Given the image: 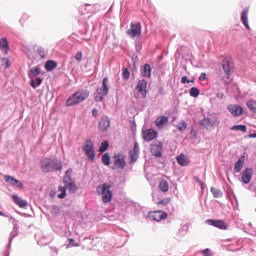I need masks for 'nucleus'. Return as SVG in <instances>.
<instances>
[{
	"label": "nucleus",
	"mask_w": 256,
	"mask_h": 256,
	"mask_svg": "<svg viewBox=\"0 0 256 256\" xmlns=\"http://www.w3.org/2000/svg\"><path fill=\"white\" fill-rule=\"evenodd\" d=\"M203 256H211V249L205 248L204 250L201 251Z\"/></svg>",
	"instance_id": "55"
},
{
	"label": "nucleus",
	"mask_w": 256,
	"mask_h": 256,
	"mask_svg": "<svg viewBox=\"0 0 256 256\" xmlns=\"http://www.w3.org/2000/svg\"><path fill=\"white\" fill-rule=\"evenodd\" d=\"M50 249H51V251H53V253H55V255H57L59 253V250H57V248L54 246H51Z\"/></svg>",
	"instance_id": "63"
},
{
	"label": "nucleus",
	"mask_w": 256,
	"mask_h": 256,
	"mask_svg": "<svg viewBox=\"0 0 256 256\" xmlns=\"http://www.w3.org/2000/svg\"><path fill=\"white\" fill-rule=\"evenodd\" d=\"M4 180L6 183H9L12 187H18L19 189H23V182L17 180V178L11 175H5Z\"/></svg>",
	"instance_id": "22"
},
{
	"label": "nucleus",
	"mask_w": 256,
	"mask_h": 256,
	"mask_svg": "<svg viewBox=\"0 0 256 256\" xmlns=\"http://www.w3.org/2000/svg\"><path fill=\"white\" fill-rule=\"evenodd\" d=\"M90 92L87 89H79L72 93L66 100V107H74V105H79V103H83L86 99L89 98Z\"/></svg>",
	"instance_id": "2"
},
{
	"label": "nucleus",
	"mask_w": 256,
	"mask_h": 256,
	"mask_svg": "<svg viewBox=\"0 0 256 256\" xmlns=\"http://www.w3.org/2000/svg\"><path fill=\"white\" fill-rule=\"evenodd\" d=\"M139 143L134 142L133 149L129 151V163L133 165L139 160Z\"/></svg>",
	"instance_id": "14"
},
{
	"label": "nucleus",
	"mask_w": 256,
	"mask_h": 256,
	"mask_svg": "<svg viewBox=\"0 0 256 256\" xmlns=\"http://www.w3.org/2000/svg\"><path fill=\"white\" fill-rule=\"evenodd\" d=\"M132 61V68H131V73L132 75H135V73H137V61H135V58L131 59Z\"/></svg>",
	"instance_id": "49"
},
{
	"label": "nucleus",
	"mask_w": 256,
	"mask_h": 256,
	"mask_svg": "<svg viewBox=\"0 0 256 256\" xmlns=\"http://www.w3.org/2000/svg\"><path fill=\"white\" fill-rule=\"evenodd\" d=\"M253 179V168L247 167L242 171L241 181L244 185H249Z\"/></svg>",
	"instance_id": "17"
},
{
	"label": "nucleus",
	"mask_w": 256,
	"mask_h": 256,
	"mask_svg": "<svg viewBox=\"0 0 256 256\" xmlns=\"http://www.w3.org/2000/svg\"><path fill=\"white\" fill-rule=\"evenodd\" d=\"M68 243L70 247H79V243H75L74 238H68Z\"/></svg>",
	"instance_id": "53"
},
{
	"label": "nucleus",
	"mask_w": 256,
	"mask_h": 256,
	"mask_svg": "<svg viewBox=\"0 0 256 256\" xmlns=\"http://www.w3.org/2000/svg\"><path fill=\"white\" fill-rule=\"evenodd\" d=\"M71 173H73V168H68L65 171L64 177H71Z\"/></svg>",
	"instance_id": "58"
},
{
	"label": "nucleus",
	"mask_w": 256,
	"mask_h": 256,
	"mask_svg": "<svg viewBox=\"0 0 256 256\" xmlns=\"http://www.w3.org/2000/svg\"><path fill=\"white\" fill-rule=\"evenodd\" d=\"M82 151H84L88 161H95V146L93 141L87 140L85 145L82 146Z\"/></svg>",
	"instance_id": "6"
},
{
	"label": "nucleus",
	"mask_w": 256,
	"mask_h": 256,
	"mask_svg": "<svg viewBox=\"0 0 256 256\" xmlns=\"http://www.w3.org/2000/svg\"><path fill=\"white\" fill-rule=\"evenodd\" d=\"M189 77L188 76H182L181 77V80H180V83L182 84V85H189Z\"/></svg>",
	"instance_id": "54"
},
{
	"label": "nucleus",
	"mask_w": 256,
	"mask_h": 256,
	"mask_svg": "<svg viewBox=\"0 0 256 256\" xmlns=\"http://www.w3.org/2000/svg\"><path fill=\"white\" fill-rule=\"evenodd\" d=\"M135 89L142 95V98L145 99L147 97V93H149L147 90V80H139Z\"/></svg>",
	"instance_id": "18"
},
{
	"label": "nucleus",
	"mask_w": 256,
	"mask_h": 256,
	"mask_svg": "<svg viewBox=\"0 0 256 256\" xmlns=\"http://www.w3.org/2000/svg\"><path fill=\"white\" fill-rule=\"evenodd\" d=\"M101 161L106 167H109L111 165V155H109L107 152L103 153L101 156Z\"/></svg>",
	"instance_id": "32"
},
{
	"label": "nucleus",
	"mask_w": 256,
	"mask_h": 256,
	"mask_svg": "<svg viewBox=\"0 0 256 256\" xmlns=\"http://www.w3.org/2000/svg\"><path fill=\"white\" fill-rule=\"evenodd\" d=\"M176 161L178 165H180V167H187V165L191 163V160L189 159V157H187V155H185L184 153H181L180 155H178L176 157Z\"/></svg>",
	"instance_id": "23"
},
{
	"label": "nucleus",
	"mask_w": 256,
	"mask_h": 256,
	"mask_svg": "<svg viewBox=\"0 0 256 256\" xmlns=\"http://www.w3.org/2000/svg\"><path fill=\"white\" fill-rule=\"evenodd\" d=\"M0 50L4 52V55H9V51H11V46H9V40H7V37H2L0 39Z\"/></svg>",
	"instance_id": "25"
},
{
	"label": "nucleus",
	"mask_w": 256,
	"mask_h": 256,
	"mask_svg": "<svg viewBox=\"0 0 256 256\" xmlns=\"http://www.w3.org/2000/svg\"><path fill=\"white\" fill-rule=\"evenodd\" d=\"M58 191H60L59 194H57L58 199H65L67 197V186H58Z\"/></svg>",
	"instance_id": "36"
},
{
	"label": "nucleus",
	"mask_w": 256,
	"mask_h": 256,
	"mask_svg": "<svg viewBox=\"0 0 256 256\" xmlns=\"http://www.w3.org/2000/svg\"><path fill=\"white\" fill-rule=\"evenodd\" d=\"M113 185L105 182L96 187L97 195L102 197V203H111L113 201V191H111Z\"/></svg>",
	"instance_id": "3"
},
{
	"label": "nucleus",
	"mask_w": 256,
	"mask_h": 256,
	"mask_svg": "<svg viewBox=\"0 0 256 256\" xmlns=\"http://www.w3.org/2000/svg\"><path fill=\"white\" fill-rule=\"evenodd\" d=\"M245 166V154H242L234 164V172L241 173V170Z\"/></svg>",
	"instance_id": "24"
},
{
	"label": "nucleus",
	"mask_w": 256,
	"mask_h": 256,
	"mask_svg": "<svg viewBox=\"0 0 256 256\" xmlns=\"http://www.w3.org/2000/svg\"><path fill=\"white\" fill-rule=\"evenodd\" d=\"M116 241H117V243L115 244L116 247H124L125 244L127 243V238L121 237V238H118Z\"/></svg>",
	"instance_id": "43"
},
{
	"label": "nucleus",
	"mask_w": 256,
	"mask_h": 256,
	"mask_svg": "<svg viewBox=\"0 0 256 256\" xmlns=\"http://www.w3.org/2000/svg\"><path fill=\"white\" fill-rule=\"evenodd\" d=\"M177 129L178 131H180V133H183V131H187V122L182 120V122L177 125Z\"/></svg>",
	"instance_id": "44"
},
{
	"label": "nucleus",
	"mask_w": 256,
	"mask_h": 256,
	"mask_svg": "<svg viewBox=\"0 0 256 256\" xmlns=\"http://www.w3.org/2000/svg\"><path fill=\"white\" fill-rule=\"evenodd\" d=\"M198 79L199 81H207V73L202 72Z\"/></svg>",
	"instance_id": "56"
},
{
	"label": "nucleus",
	"mask_w": 256,
	"mask_h": 256,
	"mask_svg": "<svg viewBox=\"0 0 256 256\" xmlns=\"http://www.w3.org/2000/svg\"><path fill=\"white\" fill-rule=\"evenodd\" d=\"M210 192L212 193L214 199H221V197H223V192L219 188L211 187Z\"/></svg>",
	"instance_id": "35"
},
{
	"label": "nucleus",
	"mask_w": 256,
	"mask_h": 256,
	"mask_svg": "<svg viewBox=\"0 0 256 256\" xmlns=\"http://www.w3.org/2000/svg\"><path fill=\"white\" fill-rule=\"evenodd\" d=\"M189 95H190V97L197 99V97H199V95H201V90H199L197 88V86H193L189 89Z\"/></svg>",
	"instance_id": "37"
},
{
	"label": "nucleus",
	"mask_w": 256,
	"mask_h": 256,
	"mask_svg": "<svg viewBox=\"0 0 256 256\" xmlns=\"http://www.w3.org/2000/svg\"><path fill=\"white\" fill-rule=\"evenodd\" d=\"M40 169L42 173H55L57 171H63V161L50 157L44 158L40 161Z\"/></svg>",
	"instance_id": "1"
},
{
	"label": "nucleus",
	"mask_w": 256,
	"mask_h": 256,
	"mask_svg": "<svg viewBox=\"0 0 256 256\" xmlns=\"http://www.w3.org/2000/svg\"><path fill=\"white\" fill-rule=\"evenodd\" d=\"M168 214L165 211L157 210L154 212H148L147 218L150 219L151 221H156L159 223V221H165L167 219Z\"/></svg>",
	"instance_id": "10"
},
{
	"label": "nucleus",
	"mask_w": 256,
	"mask_h": 256,
	"mask_svg": "<svg viewBox=\"0 0 256 256\" xmlns=\"http://www.w3.org/2000/svg\"><path fill=\"white\" fill-rule=\"evenodd\" d=\"M150 153H152L154 157H163V142L157 141L150 144Z\"/></svg>",
	"instance_id": "13"
},
{
	"label": "nucleus",
	"mask_w": 256,
	"mask_h": 256,
	"mask_svg": "<svg viewBox=\"0 0 256 256\" xmlns=\"http://www.w3.org/2000/svg\"><path fill=\"white\" fill-rule=\"evenodd\" d=\"M246 106L249 109V111H251L252 113L256 114V101L253 99H249L246 102Z\"/></svg>",
	"instance_id": "38"
},
{
	"label": "nucleus",
	"mask_w": 256,
	"mask_h": 256,
	"mask_svg": "<svg viewBox=\"0 0 256 256\" xmlns=\"http://www.w3.org/2000/svg\"><path fill=\"white\" fill-rule=\"evenodd\" d=\"M187 231H189V226L187 224H184L180 227L179 234L183 236L187 235Z\"/></svg>",
	"instance_id": "45"
},
{
	"label": "nucleus",
	"mask_w": 256,
	"mask_h": 256,
	"mask_svg": "<svg viewBox=\"0 0 256 256\" xmlns=\"http://www.w3.org/2000/svg\"><path fill=\"white\" fill-rule=\"evenodd\" d=\"M217 99H223L225 97V94L223 92L216 93Z\"/></svg>",
	"instance_id": "60"
},
{
	"label": "nucleus",
	"mask_w": 256,
	"mask_h": 256,
	"mask_svg": "<svg viewBox=\"0 0 256 256\" xmlns=\"http://www.w3.org/2000/svg\"><path fill=\"white\" fill-rule=\"evenodd\" d=\"M111 127V118L108 115L103 114L98 122V130L100 133H105Z\"/></svg>",
	"instance_id": "9"
},
{
	"label": "nucleus",
	"mask_w": 256,
	"mask_h": 256,
	"mask_svg": "<svg viewBox=\"0 0 256 256\" xmlns=\"http://www.w3.org/2000/svg\"><path fill=\"white\" fill-rule=\"evenodd\" d=\"M141 29V22H131L130 29L126 31V35H129V37H131L132 39H135L136 37L139 38L141 37Z\"/></svg>",
	"instance_id": "7"
},
{
	"label": "nucleus",
	"mask_w": 256,
	"mask_h": 256,
	"mask_svg": "<svg viewBox=\"0 0 256 256\" xmlns=\"http://www.w3.org/2000/svg\"><path fill=\"white\" fill-rule=\"evenodd\" d=\"M129 77H131V71H129V68L123 67L122 68V79H123V81H129Z\"/></svg>",
	"instance_id": "40"
},
{
	"label": "nucleus",
	"mask_w": 256,
	"mask_h": 256,
	"mask_svg": "<svg viewBox=\"0 0 256 256\" xmlns=\"http://www.w3.org/2000/svg\"><path fill=\"white\" fill-rule=\"evenodd\" d=\"M44 67H45V70L48 72L54 71V69H57V61L47 60Z\"/></svg>",
	"instance_id": "31"
},
{
	"label": "nucleus",
	"mask_w": 256,
	"mask_h": 256,
	"mask_svg": "<svg viewBox=\"0 0 256 256\" xmlns=\"http://www.w3.org/2000/svg\"><path fill=\"white\" fill-rule=\"evenodd\" d=\"M1 63L4 69H9L11 67V60L7 57L1 58Z\"/></svg>",
	"instance_id": "42"
},
{
	"label": "nucleus",
	"mask_w": 256,
	"mask_h": 256,
	"mask_svg": "<svg viewBox=\"0 0 256 256\" xmlns=\"http://www.w3.org/2000/svg\"><path fill=\"white\" fill-rule=\"evenodd\" d=\"M153 71V68L151 67V64L145 63L144 65L140 66V75L144 79H151V73Z\"/></svg>",
	"instance_id": "20"
},
{
	"label": "nucleus",
	"mask_w": 256,
	"mask_h": 256,
	"mask_svg": "<svg viewBox=\"0 0 256 256\" xmlns=\"http://www.w3.org/2000/svg\"><path fill=\"white\" fill-rule=\"evenodd\" d=\"M113 159L114 166H111L112 171H115L116 167H118V169H125L127 166V162L125 161V156L123 154H114Z\"/></svg>",
	"instance_id": "11"
},
{
	"label": "nucleus",
	"mask_w": 256,
	"mask_h": 256,
	"mask_svg": "<svg viewBox=\"0 0 256 256\" xmlns=\"http://www.w3.org/2000/svg\"><path fill=\"white\" fill-rule=\"evenodd\" d=\"M29 19V15L27 13L22 14L21 18L19 19L20 25L23 27L25 25V21Z\"/></svg>",
	"instance_id": "46"
},
{
	"label": "nucleus",
	"mask_w": 256,
	"mask_h": 256,
	"mask_svg": "<svg viewBox=\"0 0 256 256\" xmlns=\"http://www.w3.org/2000/svg\"><path fill=\"white\" fill-rule=\"evenodd\" d=\"M227 111H229L233 117H241V115H243V106L239 104H229Z\"/></svg>",
	"instance_id": "15"
},
{
	"label": "nucleus",
	"mask_w": 256,
	"mask_h": 256,
	"mask_svg": "<svg viewBox=\"0 0 256 256\" xmlns=\"http://www.w3.org/2000/svg\"><path fill=\"white\" fill-rule=\"evenodd\" d=\"M169 203H171V198H164L158 202V205L165 207V205H169Z\"/></svg>",
	"instance_id": "51"
},
{
	"label": "nucleus",
	"mask_w": 256,
	"mask_h": 256,
	"mask_svg": "<svg viewBox=\"0 0 256 256\" xmlns=\"http://www.w3.org/2000/svg\"><path fill=\"white\" fill-rule=\"evenodd\" d=\"M159 137V132L153 128L142 130V139L146 141V143H151V141H155Z\"/></svg>",
	"instance_id": "8"
},
{
	"label": "nucleus",
	"mask_w": 256,
	"mask_h": 256,
	"mask_svg": "<svg viewBox=\"0 0 256 256\" xmlns=\"http://www.w3.org/2000/svg\"><path fill=\"white\" fill-rule=\"evenodd\" d=\"M41 75V66H35L28 71L29 79H35Z\"/></svg>",
	"instance_id": "28"
},
{
	"label": "nucleus",
	"mask_w": 256,
	"mask_h": 256,
	"mask_svg": "<svg viewBox=\"0 0 256 256\" xmlns=\"http://www.w3.org/2000/svg\"><path fill=\"white\" fill-rule=\"evenodd\" d=\"M37 54L39 55V57H41V59H45V57H46L45 48L38 47Z\"/></svg>",
	"instance_id": "47"
},
{
	"label": "nucleus",
	"mask_w": 256,
	"mask_h": 256,
	"mask_svg": "<svg viewBox=\"0 0 256 256\" xmlns=\"http://www.w3.org/2000/svg\"><path fill=\"white\" fill-rule=\"evenodd\" d=\"M156 127H158V129H163V127H165V125H167V123H169V117L168 116H159L155 119L154 121Z\"/></svg>",
	"instance_id": "26"
},
{
	"label": "nucleus",
	"mask_w": 256,
	"mask_h": 256,
	"mask_svg": "<svg viewBox=\"0 0 256 256\" xmlns=\"http://www.w3.org/2000/svg\"><path fill=\"white\" fill-rule=\"evenodd\" d=\"M219 123L220 122L218 119L212 120L209 117H204L202 120L199 121L200 127H203L204 129H209V127H217Z\"/></svg>",
	"instance_id": "16"
},
{
	"label": "nucleus",
	"mask_w": 256,
	"mask_h": 256,
	"mask_svg": "<svg viewBox=\"0 0 256 256\" xmlns=\"http://www.w3.org/2000/svg\"><path fill=\"white\" fill-rule=\"evenodd\" d=\"M66 189H68L69 193H77V184L75 182L66 183Z\"/></svg>",
	"instance_id": "39"
},
{
	"label": "nucleus",
	"mask_w": 256,
	"mask_h": 256,
	"mask_svg": "<svg viewBox=\"0 0 256 256\" xmlns=\"http://www.w3.org/2000/svg\"><path fill=\"white\" fill-rule=\"evenodd\" d=\"M92 117H94L95 119L99 117V110L97 108L92 109Z\"/></svg>",
	"instance_id": "57"
},
{
	"label": "nucleus",
	"mask_w": 256,
	"mask_h": 256,
	"mask_svg": "<svg viewBox=\"0 0 256 256\" xmlns=\"http://www.w3.org/2000/svg\"><path fill=\"white\" fill-rule=\"evenodd\" d=\"M130 130L132 135L137 134V123H135V121H131Z\"/></svg>",
	"instance_id": "48"
},
{
	"label": "nucleus",
	"mask_w": 256,
	"mask_h": 256,
	"mask_svg": "<svg viewBox=\"0 0 256 256\" xmlns=\"http://www.w3.org/2000/svg\"><path fill=\"white\" fill-rule=\"evenodd\" d=\"M17 235H18L17 230H13L10 233V236L8 238V245L6 246L5 256H9L11 254V244L13 243V239L17 237Z\"/></svg>",
	"instance_id": "27"
},
{
	"label": "nucleus",
	"mask_w": 256,
	"mask_h": 256,
	"mask_svg": "<svg viewBox=\"0 0 256 256\" xmlns=\"http://www.w3.org/2000/svg\"><path fill=\"white\" fill-rule=\"evenodd\" d=\"M240 21L247 31H251V26H249V8L245 7L242 10L240 14Z\"/></svg>",
	"instance_id": "19"
},
{
	"label": "nucleus",
	"mask_w": 256,
	"mask_h": 256,
	"mask_svg": "<svg viewBox=\"0 0 256 256\" xmlns=\"http://www.w3.org/2000/svg\"><path fill=\"white\" fill-rule=\"evenodd\" d=\"M93 95H94V101L96 103H102V101L105 100V97L109 95V78L108 77H104L102 79V86L96 88Z\"/></svg>",
	"instance_id": "4"
},
{
	"label": "nucleus",
	"mask_w": 256,
	"mask_h": 256,
	"mask_svg": "<svg viewBox=\"0 0 256 256\" xmlns=\"http://www.w3.org/2000/svg\"><path fill=\"white\" fill-rule=\"evenodd\" d=\"M198 183L200 185V188L202 189V191L205 189V187H207V185L205 183H203V181L198 180Z\"/></svg>",
	"instance_id": "61"
},
{
	"label": "nucleus",
	"mask_w": 256,
	"mask_h": 256,
	"mask_svg": "<svg viewBox=\"0 0 256 256\" xmlns=\"http://www.w3.org/2000/svg\"><path fill=\"white\" fill-rule=\"evenodd\" d=\"M231 131H241V133H247V125L245 124H237L233 125L230 128Z\"/></svg>",
	"instance_id": "34"
},
{
	"label": "nucleus",
	"mask_w": 256,
	"mask_h": 256,
	"mask_svg": "<svg viewBox=\"0 0 256 256\" xmlns=\"http://www.w3.org/2000/svg\"><path fill=\"white\" fill-rule=\"evenodd\" d=\"M205 223L211 227H216V229H221L222 231L227 230L229 227L225 220L222 219H207Z\"/></svg>",
	"instance_id": "12"
},
{
	"label": "nucleus",
	"mask_w": 256,
	"mask_h": 256,
	"mask_svg": "<svg viewBox=\"0 0 256 256\" xmlns=\"http://www.w3.org/2000/svg\"><path fill=\"white\" fill-rule=\"evenodd\" d=\"M43 84V78L36 77V78H30L29 85L32 87V89H37V87H41Z\"/></svg>",
	"instance_id": "30"
},
{
	"label": "nucleus",
	"mask_w": 256,
	"mask_h": 256,
	"mask_svg": "<svg viewBox=\"0 0 256 256\" xmlns=\"http://www.w3.org/2000/svg\"><path fill=\"white\" fill-rule=\"evenodd\" d=\"M222 69L225 73V79H231V75L235 73V63L233 62V58L225 57L222 60Z\"/></svg>",
	"instance_id": "5"
},
{
	"label": "nucleus",
	"mask_w": 256,
	"mask_h": 256,
	"mask_svg": "<svg viewBox=\"0 0 256 256\" xmlns=\"http://www.w3.org/2000/svg\"><path fill=\"white\" fill-rule=\"evenodd\" d=\"M87 7H91V4H85V5L81 6L80 9H84V11H90L89 9H87Z\"/></svg>",
	"instance_id": "62"
},
{
	"label": "nucleus",
	"mask_w": 256,
	"mask_h": 256,
	"mask_svg": "<svg viewBox=\"0 0 256 256\" xmlns=\"http://www.w3.org/2000/svg\"><path fill=\"white\" fill-rule=\"evenodd\" d=\"M11 199H12L13 203H15V205L20 207V209H27V206L29 205V202H27V200L21 198L17 194H13L11 196Z\"/></svg>",
	"instance_id": "21"
},
{
	"label": "nucleus",
	"mask_w": 256,
	"mask_h": 256,
	"mask_svg": "<svg viewBox=\"0 0 256 256\" xmlns=\"http://www.w3.org/2000/svg\"><path fill=\"white\" fill-rule=\"evenodd\" d=\"M248 137H249V139H256V132L250 133V134L248 135Z\"/></svg>",
	"instance_id": "64"
},
{
	"label": "nucleus",
	"mask_w": 256,
	"mask_h": 256,
	"mask_svg": "<svg viewBox=\"0 0 256 256\" xmlns=\"http://www.w3.org/2000/svg\"><path fill=\"white\" fill-rule=\"evenodd\" d=\"M158 187H159L160 191H162V193H167V191H169V182H167V180H165V179H162L159 182Z\"/></svg>",
	"instance_id": "33"
},
{
	"label": "nucleus",
	"mask_w": 256,
	"mask_h": 256,
	"mask_svg": "<svg viewBox=\"0 0 256 256\" xmlns=\"http://www.w3.org/2000/svg\"><path fill=\"white\" fill-rule=\"evenodd\" d=\"M158 93H159L160 95H165V88H164L163 86H160V87L158 88Z\"/></svg>",
	"instance_id": "59"
},
{
	"label": "nucleus",
	"mask_w": 256,
	"mask_h": 256,
	"mask_svg": "<svg viewBox=\"0 0 256 256\" xmlns=\"http://www.w3.org/2000/svg\"><path fill=\"white\" fill-rule=\"evenodd\" d=\"M109 149V141L104 140L101 142L98 151L100 153H105V151H107Z\"/></svg>",
	"instance_id": "41"
},
{
	"label": "nucleus",
	"mask_w": 256,
	"mask_h": 256,
	"mask_svg": "<svg viewBox=\"0 0 256 256\" xmlns=\"http://www.w3.org/2000/svg\"><path fill=\"white\" fill-rule=\"evenodd\" d=\"M74 59H76L78 61V63H81V60L83 59V52L82 51H78L76 53V55L74 56Z\"/></svg>",
	"instance_id": "52"
},
{
	"label": "nucleus",
	"mask_w": 256,
	"mask_h": 256,
	"mask_svg": "<svg viewBox=\"0 0 256 256\" xmlns=\"http://www.w3.org/2000/svg\"><path fill=\"white\" fill-rule=\"evenodd\" d=\"M225 189V193L227 195V198L230 200V201H236V205H239V202L237 201V196L235 195V192L233 191V189L230 187V186H226Z\"/></svg>",
	"instance_id": "29"
},
{
	"label": "nucleus",
	"mask_w": 256,
	"mask_h": 256,
	"mask_svg": "<svg viewBox=\"0 0 256 256\" xmlns=\"http://www.w3.org/2000/svg\"><path fill=\"white\" fill-rule=\"evenodd\" d=\"M75 180L71 176H63V184L67 185V183H74Z\"/></svg>",
	"instance_id": "50"
}]
</instances>
